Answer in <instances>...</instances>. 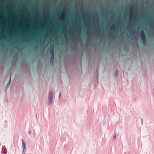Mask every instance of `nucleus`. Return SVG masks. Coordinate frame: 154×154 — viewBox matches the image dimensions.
<instances>
[{
    "label": "nucleus",
    "instance_id": "obj_1",
    "mask_svg": "<svg viewBox=\"0 0 154 154\" xmlns=\"http://www.w3.org/2000/svg\"><path fill=\"white\" fill-rule=\"evenodd\" d=\"M53 93L51 91H49L48 95V99L53 100Z\"/></svg>",
    "mask_w": 154,
    "mask_h": 154
},
{
    "label": "nucleus",
    "instance_id": "obj_2",
    "mask_svg": "<svg viewBox=\"0 0 154 154\" xmlns=\"http://www.w3.org/2000/svg\"><path fill=\"white\" fill-rule=\"evenodd\" d=\"M11 74H10L9 81L8 82L6 86V88H7V89H8V88L9 86L11 84Z\"/></svg>",
    "mask_w": 154,
    "mask_h": 154
},
{
    "label": "nucleus",
    "instance_id": "obj_3",
    "mask_svg": "<svg viewBox=\"0 0 154 154\" xmlns=\"http://www.w3.org/2000/svg\"><path fill=\"white\" fill-rule=\"evenodd\" d=\"M22 146L23 149H26V143L25 142H24L23 139H22Z\"/></svg>",
    "mask_w": 154,
    "mask_h": 154
},
{
    "label": "nucleus",
    "instance_id": "obj_4",
    "mask_svg": "<svg viewBox=\"0 0 154 154\" xmlns=\"http://www.w3.org/2000/svg\"><path fill=\"white\" fill-rule=\"evenodd\" d=\"M52 100H48V105H51L52 104Z\"/></svg>",
    "mask_w": 154,
    "mask_h": 154
},
{
    "label": "nucleus",
    "instance_id": "obj_5",
    "mask_svg": "<svg viewBox=\"0 0 154 154\" xmlns=\"http://www.w3.org/2000/svg\"><path fill=\"white\" fill-rule=\"evenodd\" d=\"M52 54H51L52 57H51V58L52 59V60H53L54 59V50L53 49L52 50Z\"/></svg>",
    "mask_w": 154,
    "mask_h": 154
},
{
    "label": "nucleus",
    "instance_id": "obj_6",
    "mask_svg": "<svg viewBox=\"0 0 154 154\" xmlns=\"http://www.w3.org/2000/svg\"><path fill=\"white\" fill-rule=\"evenodd\" d=\"M65 14V13H63L61 14L60 16L62 19H63L64 18Z\"/></svg>",
    "mask_w": 154,
    "mask_h": 154
},
{
    "label": "nucleus",
    "instance_id": "obj_7",
    "mask_svg": "<svg viewBox=\"0 0 154 154\" xmlns=\"http://www.w3.org/2000/svg\"><path fill=\"white\" fill-rule=\"evenodd\" d=\"M141 38L143 40V41L144 42H146V38L145 37V35H143L141 36Z\"/></svg>",
    "mask_w": 154,
    "mask_h": 154
},
{
    "label": "nucleus",
    "instance_id": "obj_8",
    "mask_svg": "<svg viewBox=\"0 0 154 154\" xmlns=\"http://www.w3.org/2000/svg\"><path fill=\"white\" fill-rule=\"evenodd\" d=\"M141 36L145 35L144 32V31L143 30H142L141 31Z\"/></svg>",
    "mask_w": 154,
    "mask_h": 154
},
{
    "label": "nucleus",
    "instance_id": "obj_9",
    "mask_svg": "<svg viewBox=\"0 0 154 154\" xmlns=\"http://www.w3.org/2000/svg\"><path fill=\"white\" fill-rule=\"evenodd\" d=\"M118 74V71L116 70L115 73V75L116 76V77Z\"/></svg>",
    "mask_w": 154,
    "mask_h": 154
},
{
    "label": "nucleus",
    "instance_id": "obj_10",
    "mask_svg": "<svg viewBox=\"0 0 154 154\" xmlns=\"http://www.w3.org/2000/svg\"><path fill=\"white\" fill-rule=\"evenodd\" d=\"M115 28V25L114 24L111 27V29H114Z\"/></svg>",
    "mask_w": 154,
    "mask_h": 154
},
{
    "label": "nucleus",
    "instance_id": "obj_11",
    "mask_svg": "<svg viewBox=\"0 0 154 154\" xmlns=\"http://www.w3.org/2000/svg\"><path fill=\"white\" fill-rule=\"evenodd\" d=\"M35 134H36L35 131H34L33 132V135L34 136L35 135Z\"/></svg>",
    "mask_w": 154,
    "mask_h": 154
},
{
    "label": "nucleus",
    "instance_id": "obj_12",
    "mask_svg": "<svg viewBox=\"0 0 154 154\" xmlns=\"http://www.w3.org/2000/svg\"><path fill=\"white\" fill-rule=\"evenodd\" d=\"M25 150H26L25 149H23L22 152H25Z\"/></svg>",
    "mask_w": 154,
    "mask_h": 154
},
{
    "label": "nucleus",
    "instance_id": "obj_13",
    "mask_svg": "<svg viewBox=\"0 0 154 154\" xmlns=\"http://www.w3.org/2000/svg\"><path fill=\"white\" fill-rule=\"evenodd\" d=\"M61 96V93H60L59 94V98H60Z\"/></svg>",
    "mask_w": 154,
    "mask_h": 154
},
{
    "label": "nucleus",
    "instance_id": "obj_14",
    "mask_svg": "<svg viewBox=\"0 0 154 154\" xmlns=\"http://www.w3.org/2000/svg\"><path fill=\"white\" fill-rule=\"evenodd\" d=\"M28 133L29 134H31V131H29L28 132Z\"/></svg>",
    "mask_w": 154,
    "mask_h": 154
},
{
    "label": "nucleus",
    "instance_id": "obj_15",
    "mask_svg": "<svg viewBox=\"0 0 154 154\" xmlns=\"http://www.w3.org/2000/svg\"><path fill=\"white\" fill-rule=\"evenodd\" d=\"M1 152L2 153H6L5 152H4L3 151H1Z\"/></svg>",
    "mask_w": 154,
    "mask_h": 154
},
{
    "label": "nucleus",
    "instance_id": "obj_16",
    "mask_svg": "<svg viewBox=\"0 0 154 154\" xmlns=\"http://www.w3.org/2000/svg\"><path fill=\"white\" fill-rule=\"evenodd\" d=\"M116 135H115L114 136V137H113V138L114 139H115L116 138Z\"/></svg>",
    "mask_w": 154,
    "mask_h": 154
},
{
    "label": "nucleus",
    "instance_id": "obj_17",
    "mask_svg": "<svg viewBox=\"0 0 154 154\" xmlns=\"http://www.w3.org/2000/svg\"><path fill=\"white\" fill-rule=\"evenodd\" d=\"M22 154H25V152H22Z\"/></svg>",
    "mask_w": 154,
    "mask_h": 154
},
{
    "label": "nucleus",
    "instance_id": "obj_18",
    "mask_svg": "<svg viewBox=\"0 0 154 154\" xmlns=\"http://www.w3.org/2000/svg\"><path fill=\"white\" fill-rule=\"evenodd\" d=\"M130 15H131V11L130 12Z\"/></svg>",
    "mask_w": 154,
    "mask_h": 154
}]
</instances>
